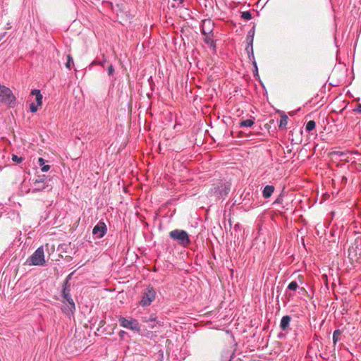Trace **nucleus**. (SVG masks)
<instances>
[{
  "label": "nucleus",
  "mask_w": 361,
  "mask_h": 361,
  "mask_svg": "<svg viewBox=\"0 0 361 361\" xmlns=\"http://www.w3.org/2000/svg\"><path fill=\"white\" fill-rule=\"evenodd\" d=\"M44 252L42 246L38 247L35 252L26 260L25 264L29 266H43L45 264Z\"/></svg>",
  "instance_id": "f257e3e1"
},
{
  "label": "nucleus",
  "mask_w": 361,
  "mask_h": 361,
  "mask_svg": "<svg viewBox=\"0 0 361 361\" xmlns=\"http://www.w3.org/2000/svg\"><path fill=\"white\" fill-rule=\"evenodd\" d=\"M169 236L178 242V243L184 247L188 246L190 243L188 234L183 230L175 229L169 233Z\"/></svg>",
  "instance_id": "f03ea898"
},
{
  "label": "nucleus",
  "mask_w": 361,
  "mask_h": 361,
  "mask_svg": "<svg viewBox=\"0 0 361 361\" xmlns=\"http://www.w3.org/2000/svg\"><path fill=\"white\" fill-rule=\"evenodd\" d=\"M119 324L123 328L129 329L132 331L137 332L140 331V327L138 322L133 318L126 319L125 317H120L118 318Z\"/></svg>",
  "instance_id": "7ed1b4c3"
},
{
  "label": "nucleus",
  "mask_w": 361,
  "mask_h": 361,
  "mask_svg": "<svg viewBox=\"0 0 361 361\" xmlns=\"http://www.w3.org/2000/svg\"><path fill=\"white\" fill-rule=\"evenodd\" d=\"M156 298V291L152 286H148L143 294L140 305L143 307L149 306Z\"/></svg>",
  "instance_id": "20e7f679"
},
{
  "label": "nucleus",
  "mask_w": 361,
  "mask_h": 361,
  "mask_svg": "<svg viewBox=\"0 0 361 361\" xmlns=\"http://www.w3.org/2000/svg\"><path fill=\"white\" fill-rule=\"evenodd\" d=\"M106 226L104 222H99L92 230L93 235H96L97 238H102L106 233Z\"/></svg>",
  "instance_id": "39448f33"
},
{
  "label": "nucleus",
  "mask_w": 361,
  "mask_h": 361,
  "mask_svg": "<svg viewBox=\"0 0 361 361\" xmlns=\"http://www.w3.org/2000/svg\"><path fill=\"white\" fill-rule=\"evenodd\" d=\"M63 303H64V305L61 308L62 311L67 315L73 314L75 309V303H74L73 300L70 301L68 300V302L63 301Z\"/></svg>",
  "instance_id": "423d86ee"
},
{
  "label": "nucleus",
  "mask_w": 361,
  "mask_h": 361,
  "mask_svg": "<svg viewBox=\"0 0 361 361\" xmlns=\"http://www.w3.org/2000/svg\"><path fill=\"white\" fill-rule=\"evenodd\" d=\"M291 317L288 315L283 316L281 320L280 327L283 331H286L290 325Z\"/></svg>",
  "instance_id": "0eeeda50"
},
{
  "label": "nucleus",
  "mask_w": 361,
  "mask_h": 361,
  "mask_svg": "<svg viewBox=\"0 0 361 361\" xmlns=\"http://www.w3.org/2000/svg\"><path fill=\"white\" fill-rule=\"evenodd\" d=\"M211 21L209 20H205L202 23V32L204 35H209L212 32Z\"/></svg>",
  "instance_id": "6e6552de"
},
{
  "label": "nucleus",
  "mask_w": 361,
  "mask_h": 361,
  "mask_svg": "<svg viewBox=\"0 0 361 361\" xmlns=\"http://www.w3.org/2000/svg\"><path fill=\"white\" fill-rule=\"evenodd\" d=\"M32 95L35 96V100L37 102V106H42V94H41L40 91L39 90H33L31 92Z\"/></svg>",
  "instance_id": "1a4fd4ad"
},
{
  "label": "nucleus",
  "mask_w": 361,
  "mask_h": 361,
  "mask_svg": "<svg viewBox=\"0 0 361 361\" xmlns=\"http://www.w3.org/2000/svg\"><path fill=\"white\" fill-rule=\"evenodd\" d=\"M274 191V187L273 185H266L263 190V197L264 198H269Z\"/></svg>",
  "instance_id": "9d476101"
},
{
  "label": "nucleus",
  "mask_w": 361,
  "mask_h": 361,
  "mask_svg": "<svg viewBox=\"0 0 361 361\" xmlns=\"http://www.w3.org/2000/svg\"><path fill=\"white\" fill-rule=\"evenodd\" d=\"M288 117L287 116V115H286L284 114H282L281 116L280 122H279V128L286 129V126L288 124Z\"/></svg>",
  "instance_id": "9b49d317"
},
{
  "label": "nucleus",
  "mask_w": 361,
  "mask_h": 361,
  "mask_svg": "<svg viewBox=\"0 0 361 361\" xmlns=\"http://www.w3.org/2000/svg\"><path fill=\"white\" fill-rule=\"evenodd\" d=\"M253 119H247L240 122L239 125L240 127H251L254 124Z\"/></svg>",
  "instance_id": "f8f14e48"
},
{
  "label": "nucleus",
  "mask_w": 361,
  "mask_h": 361,
  "mask_svg": "<svg viewBox=\"0 0 361 361\" xmlns=\"http://www.w3.org/2000/svg\"><path fill=\"white\" fill-rule=\"evenodd\" d=\"M316 123L314 121H310L307 123L305 129L307 131L310 132L315 128Z\"/></svg>",
  "instance_id": "ddd939ff"
},
{
  "label": "nucleus",
  "mask_w": 361,
  "mask_h": 361,
  "mask_svg": "<svg viewBox=\"0 0 361 361\" xmlns=\"http://www.w3.org/2000/svg\"><path fill=\"white\" fill-rule=\"evenodd\" d=\"M341 334V331L339 330H336L334 332V334H333V341H334V343L336 344L338 339H339V336Z\"/></svg>",
  "instance_id": "4468645a"
},
{
  "label": "nucleus",
  "mask_w": 361,
  "mask_h": 361,
  "mask_svg": "<svg viewBox=\"0 0 361 361\" xmlns=\"http://www.w3.org/2000/svg\"><path fill=\"white\" fill-rule=\"evenodd\" d=\"M298 287V283L296 281H292L288 286V288L291 290H295Z\"/></svg>",
  "instance_id": "2eb2a0df"
},
{
  "label": "nucleus",
  "mask_w": 361,
  "mask_h": 361,
  "mask_svg": "<svg viewBox=\"0 0 361 361\" xmlns=\"http://www.w3.org/2000/svg\"><path fill=\"white\" fill-rule=\"evenodd\" d=\"M71 63H73V58L71 55H68L67 56V62L66 63V67L68 69H71Z\"/></svg>",
  "instance_id": "dca6fc26"
},
{
  "label": "nucleus",
  "mask_w": 361,
  "mask_h": 361,
  "mask_svg": "<svg viewBox=\"0 0 361 361\" xmlns=\"http://www.w3.org/2000/svg\"><path fill=\"white\" fill-rule=\"evenodd\" d=\"M242 18L245 20H250L252 18V14L250 11H245L242 13Z\"/></svg>",
  "instance_id": "f3484780"
},
{
  "label": "nucleus",
  "mask_w": 361,
  "mask_h": 361,
  "mask_svg": "<svg viewBox=\"0 0 361 361\" xmlns=\"http://www.w3.org/2000/svg\"><path fill=\"white\" fill-rule=\"evenodd\" d=\"M63 298H64V301H66V302H68V299L70 301L73 300L71 298V296L70 295V294L68 293H67L65 289L63 290Z\"/></svg>",
  "instance_id": "a211bd4d"
},
{
  "label": "nucleus",
  "mask_w": 361,
  "mask_h": 361,
  "mask_svg": "<svg viewBox=\"0 0 361 361\" xmlns=\"http://www.w3.org/2000/svg\"><path fill=\"white\" fill-rule=\"evenodd\" d=\"M23 159L21 157H19L16 154L12 155V160L15 162L20 163L23 161Z\"/></svg>",
  "instance_id": "6ab92c4d"
},
{
  "label": "nucleus",
  "mask_w": 361,
  "mask_h": 361,
  "mask_svg": "<svg viewBox=\"0 0 361 361\" xmlns=\"http://www.w3.org/2000/svg\"><path fill=\"white\" fill-rule=\"evenodd\" d=\"M37 104L35 105V104L32 103L30 104V111L32 112V113H35L37 111Z\"/></svg>",
  "instance_id": "aec40b11"
},
{
  "label": "nucleus",
  "mask_w": 361,
  "mask_h": 361,
  "mask_svg": "<svg viewBox=\"0 0 361 361\" xmlns=\"http://www.w3.org/2000/svg\"><path fill=\"white\" fill-rule=\"evenodd\" d=\"M114 73V68L112 64H110L108 67V73L109 75H112Z\"/></svg>",
  "instance_id": "412c9836"
},
{
  "label": "nucleus",
  "mask_w": 361,
  "mask_h": 361,
  "mask_svg": "<svg viewBox=\"0 0 361 361\" xmlns=\"http://www.w3.org/2000/svg\"><path fill=\"white\" fill-rule=\"evenodd\" d=\"M209 35H204L205 37H204V41L207 44H209L210 42L212 43V39L209 37Z\"/></svg>",
  "instance_id": "4be33fe9"
},
{
  "label": "nucleus",
  "mask_w": 361,
  "mask_h": 361,
  "mask_svg": "<svg viewBox=\"0 0 361 361\" xmlns=\"http://www.w3.org/2000/svg\"><path fill=\"white\" fill-rule=\"evenodd\" d=\"M50 166L49 165H44L42 167L41 170L43 172H47L49 170Z\"/></svg>",
  "instance_id": "5701e85b"
},
{
  "label": "nucleus",
  "mask_w": 361,
  "mask_h": 361,
  "mask_svg": "<svg viewBox=\"0 0 361 361\" xmlns=\"http://www.w3.org/2000/svg\"><path fill=\"white\" fill-rule=\"evenodd\" d=\"M38 162L39 164V165L42 167L43 166H44V160L43 158H39L38 159Z\"/></svg>",
  "instance_id": "b1692460"
},
{
  "label": "nucleus",
  "mask_w": 361,
  "mask_h": 361,
  "mask_svg": "<svg viewBox=\"0 0 361 361\" xmlns=\"http://www.w3.org/2000/svg\"><path fill=\"white\" fill-rule=\"evenodd\" d=\"M149 322H155L157 319V317L154 315H150L149 317Z\"/></svg>",
  "instance_id": "393cba45"
},
{
  "label": "nucleus",
  "mask_w": 361,
  "mask_h": 361,
  "mask_svg": "<svg viewBox=\"0 0 361 361\" xmlns=\"http://www.w3.org/2000/svg\"><path fill=\"white\" fill-rule=\"evenodd\" d=\"M142 322L144 323H149V318L147 317H143L142 318Z\"/></svg>",
  "instance_id": "a878e982"
},
{
  "label": "nucleus",
  "mask_w": 361,
  "mask_h": 361,
  "mask_svg": "<svg viewBox=\"0 0 361 361\" xmlns=\"http://www.w3.org/2000/svg\"><path fill=\"white\" fill-rule=\"evenodd\" d=\"M355 111H357L358 113H361V104H359L357 106V108L355 109Z\"/></svg>",
  "instance_id": "bb28decb"
},
{
  "label": "nucleus",
  "mask_w": 361,
  "mask_h": 361,
  "mask_svg": "<svg viewBox=\"0 0 361 361\" xmlns=\"http://www.w3.org/2000/svg\"><path fill=\"white\" fill-rule=\"evenodd\" d=\"M298 280L299 281V282H300L301 283H302V282H303V276H302V275H298Z\"/></svg>",
  "instance_id": "cd10ccee"
},
{
  "label": "nucleus",
  "mask_w": 361,
  "mask_h": 361,
  "mask_svg": "<svg viewBox=\"0 0 361 361\" xmlns=\"http://www.w3.org/2000/svg\"><path fill=\"white\" fill-rule=\"evenodd\" d=\"M355 250L353 247H351L348 249L349 256H351V252H355Z\"/></svg>",
  "instance_id": "c85d7f7f"
},
{
  "label": "nucleus",
  "mask_w": 361,
  "mask_h": 361,
  "mask_svg": "<svg viewBox=\"0 0 361 361\" xmlns=\"http://www.w3.org/2000/svg\"><path fill=\"white\" fill-rule=\"evenodd\" d=\"M106 63V60H104L102 62L97 63V64H100L101 66H104V63ZM96 64V62H93L92 64Z\"/></svg>",
  "instance_id": "c756f323"
},
{
  "label": "nucleus",
  "mask_w": 361,
  "mask_h": 361,
  "mask_svg": "<svg viewBox=\"0 0 361 361\" xmlns=\"http://www.w3.org/2000/svg\"><path fill=\"white\" fill-rule=\"evenodd\" d=\"M156 326V325H154V324H152V325H149V327L151 328V329H154Z\"/></svg>",
  "instance_id": "7c9ffc66"
},
{
  "label": "nucleus",
  "mask_w": 361,
  "mask_h": 361,
  "mask_svg": "<svg viewBox=\"0 0 361 361\" xmlns=\"http://www.w3.org/2000/svg\"><path fill=\"white\" fill-rule=\"evenodd\" d=\"M39 182H40V181H38L37 180H35V183L36 184V183H39Z\"/></svg>",
  "instance_id": "2f4dec72"
},
{
  "label": "nucleus",
  "mask_w": 361,
  "mask_h": 361,
  "mask_svg": "<svg viewBox=\"0 0 361 361\" xmlns=\"http://www.w3.org/2000/svg\"><path fill=\"white\" fill-rule=\"evenodd\" d=\"M123 334H124V331H121V332L120 333V334H121V335H123Z\"/></svg>",
  "instance_id": "473e14b6"
},
{
  "label": "nucleus",
  "mask_w": 361,
  "mask_h": 361,
  "mask_svg": "<svg viewBox=\"0 0 361 361\" xmlns=\"http://www.w3.org/2000/svg\"><path fill=\"white\" fill-rule=\"evenodd\" d=\"M123 334H124V331H121V332L120 333V334H121V335H123Z\"/></svg>",
  "instance_id": "72a5a7b5"
}]
</instances>
